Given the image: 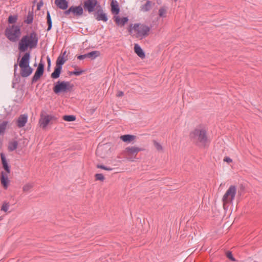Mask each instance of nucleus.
<instances>
[{
  "label": "nucleus",
  "instance_id": "obj_41",
  "mask_svg": "<svg viewBox=\"0 0 262 262\" xmlns=\"http://www.w3.org/2000/svg\"><path fill=\"white\" fill-rule=\"evenodd\" d=\"M84 71L83 70L80 69H75L74 70V75L75 76H79L81 75Z\"/></svg>",
  "mask_w": 262,
  "mask_h": 262
},
{
  "label": "nucleus",
  "instance_id": "obj_4",
  "mask_svg": "<svg viewBox=\"0 0 262 262\" xmlns=\"http://www.w3.org/2000/svg\"><path fill=\"white\" fill-rule=\"evenodd\" d=\"M6 37L12 42H16L21 35V29L19 26L12 25L6 28L5 31Z\"/></svg>",
  "mask_w": 262,
  "mask_h": 262
},
{
  "label": "nucleus",
  "instance_id": "obj_33",
  "mask_svg": "<svg viewBox=\"0 0 262 262\" xmlns=\"http://www.w3.org/2000/svg\"><path fill=\"white\" fill-rule=\"evenodd\" d=\"M96 11H94L95 12L94 13L95 17H97V15H99L100 13H104L103 9L99 4L96 8Z\"/></svg>",
  "mask_w": 262,
  "mask_h": 262
},
{
  "label": "nucleus",
  "instance_id": "obj_11",
  "mask_svg": "<svg viewBox=\"0 0 262 262\" xmlns=\"http://www.w3.org/2000/svg\"><path fill=\"white\" fill-rule=\"evenodd\" d=\"M45 70V64L41 60L39 62L38 67L37 68L32 78L31 83L33 84L38 81L43 75Z\"/></svg>",
  "mask_w": 262,
  "mask_h": 262
},
{
  "label": "nucleus",
  "instance_id": "obj_24",
  "mask_svg": "<svg viewBox=\"0 0 262 262\" xmlns=\"http://www.w3.org/2000/svg\"><path fill=\"white\" fill-rule=\"evenodd\" d=\"M152 3L149 0H147L146 3L141 6V10L144 12H147L149 11L151 8Z\"/></svg>",
  "mask_w": 262,
  "mask_h": 262
},
{
  "label": "nucleus",
  "instance_id": "obj_14",
  "mask_svg": "<svg viewBox=\"0 0 262 262\" xmlns=\"http://www.w3.org/2000/svg\"><path fill=\"white\" fill-rule=\"evenodd\" d=\"M55 4L60 9L63 10H68L69 2L67 0H55Z\"/></svg>",
  "mask_w": 262,
  "mask_h": 262
},
{
  "label": "nucleus",
  "instance_id": "obj_25",
  "mask_svg": "<svg viewBox=\"0 0 262 262\" xmlns=\"http://www.w3.org/2000/svg\"><path fill=\"white\" fill-rule=\"evenodd\" d=\"M47 24L48 25L47 31H49L51 30L52 27V21L50 15V13L49 11L47 12Z\"/></svg>",
  "mask_w": 262,
  "mask_h": 262
},
{
  "label": "nucleus",
  "instance_id": "obj_44",
  "mask_svg": "<svg viewBox=\"0 0 262 262\" xmlns=\"http://www.w3.org/2000/svg\"><path fill=\"white\" fill-rule=\"evenodd\" d=\"M224 161L230 163L232 162V160L229 157H225Z\"/></svg>",
  "mask_w": 262,
  "mask_h": 262
},
{
  "label": "nucleus",
  "instance_id": "obj_49",
  "mask_svg": "<svg viewBox=\"0 0 262 262\" xmlns=\"http://www.w3.org/2000/svg\"><path fill=\"white\" fill-rule=\"evenodd\" d=\"M67 54V51H64L63 52H61L59 56H62L63 57H66V55Z\"/></svg>",
  "mask_w": 262,
  "mask_h": 262
},
{
  "label": "nucleus",
  "instance_id": "obj_1",
  "mask_svg": "<svg viewBox=\"0 0 262 262\" xmlns=\"http://www.w3.org/2000/svg\"><path fill=\"white\" fill-rule=\"evenodd\" d=\"M38 37L37 33L32 31L29 34L23 36L18 44V49L20 53H26L29 48L32 49L37 47Z\"/></svg>",
  "mask_w": 262,
  "mask_h": 262
},
{
  "label": "nucleus",
  "instance_id": "obj_53",
  "mask_svg": "<svg viewBox=\"0 0 262 262\" xmlns=\"http://www.w3.org/2000/svg\"><path fill=\"white\" fill-rule=\"evenodd\" d=\"M99 148L98 147L96 150V152H98L99 151Z\"/></svg>",
  "mask_w": 262,
  "mask_h": 262
},
{
  "label": "nucleus",
  "instance_id": "obj_28",
  "mask_svg": "<svg viewBox=\"0 0 262 262\" xmlns=\"http://www.w3.org/2000/svg\"><path fill=\"white\" fill-rule=\"evenodd\" d=\"M96 19L98 21L102 20L104 22H106L108 20L107 14L105 13H100L99 15H97L96 17Z\"/></svg>",
  "mask_w": 262,
  "mask_h": 262
},
{
  "label": "nucleus",
  "instance_id": "obj_8",
  "mask_svg": "<svg viewBox=\"0 0 262 262\" xmlns=\"http://www.w3.org/2000/svg\"><path fill=\"white\" fill-rule=\"evenodd\" d=\"M71 13H72L74 16H81L83 13V9L81 5L79 6H72L63 12V17H66L69 15Z\"/></svg>",
  "mask_w": 262,
  "mask_h": 262
},
{
  "label": "nucleus",
  "instance_id": "obj_19",
  "mask_svg": "<svg viewBox=\"0 0 262 262\" xmlns=\"http://www.w3.org/2000/svg\"><path fill=\"white\" fill-rule=\"evenodd\" d=\"M111 11L113 14L117 15L120 12V8L118 2L116 0H113L111 3Z\"/></svg>",
  "mask_w": 262,
  "mask_h": 262
},
{
  "label": "nucleus",
  "instance_id": "obj_7",
  "mask_svg": "<svg viewBox=\"0 0 262 262\" xmlns=\"http://www.w3.org/2000/svg\"><path fill=\"white\" fill-rule=\"evenodd\" d=\"M236 193V187L234 185H230L223 196V204H227L231 203L234 199Z\"/></svg>",
  "mask_w": 262,
  "mask_h": 262
},
{
  "label": "nucleus",
  "instance_id": "obj_18",
  "mask_svg": "<svg viewBox=\"0 0 262 262\" xmlns=\"http://www.w3.org/2000/svg\"><path fill=\"white\" fill-rule=\"evenodd\" d=\"M134 52L141 58L143 59L145 57V52L137 43H135L134 45Z\"/></svg>",
  "mask_w": 262,
  "mask_h": 262
},
{
  "label": "nucleus",
  "instance_id": "obj_23",
  "mask_svg": "<svg viewBox=\"0 0 262 262\" xmlns=\"http://www.w3.org/2000/svg\"><path fill=\"white\" fill-rule=\"evenodd\" d=\"M34 13L33 11H29L26 18L24 20V23L28 25H30L33 23Z\"/></svg>",
  "mask_w": 262,
  "mask_h": 262
},
{
  "label": "nucleus",
  "instance_id": "obj_50",
  "mask_svg": "<svg viewBox=\"0 0 262 262\" xmlns=\"http://www.w3.org/2000/svg\"><path fill=\"white\" fill-rule=\"evenodd\" d=\"M243 190H244V188H241V191H239V190L238 191V195H239V196L241 195V194H242V191Z\"/></svg>",
  "mask_w": 262,
  "mask_h": 262
},
{
  "label": "nucleus",
  "instance_id": "obj_56",
  "mask_svg": "<svg viewBox=\"0 0 262 262\" xmlns=\"http://www.w3.org/2000/svg\"><path fill=\"white\" fill-rule=\"evenodd\" d=\"M2 220V217L0 216V221Z\"/></svg>",
  "mask_w": 262,
  "mask_h": 262
},
{
  "label": "nucleus",
  "instance_id": "obj_43",
  "mask_svg": "<svg viewBox=\"0 0 262 262\" xmlns=\"http://www.w3.org/2000/svg\"><path fill=\"white\" fill-rule=\"evenodd\" d=\"M77 58L79 60H83V59H85V58H88V53L83 54V55H78V56H77Z\"/></svg>",
  "mask_w": 262,
  "mask_h": 262
},
{
  "label": "nucleus",
  "instance_id": "obj_9",
  "mask_svg": "<svg viewBox=\"0 0 262 262\" xmlns=\"http://www.w3.org/2000/svg\"><path fill=\"white\" fill-rule=\"evenodd\" d=\"M98 5L97 0H85L83 2V9L90 14L96 11V8Z\"/></svg>",
  "mask_w": 262,
  "mask_h": 262
},
{
  "label": "nucleus",
  "instance_id": "obj_5",
  "mask_svg": "<svg viewBox=\"0 0 262 262\" xmlns=\"http://www.w3.org/2000/svg\"><path fill=\"white\" fill-rule=\"evenodd\" d=\"M74 87V85L69 81L58 80L53 84V91L57 95L61 93L71 92Z\"/></svg>",
  "mask_w": 262,
  "mask_h": 262
},
{
  "label": "nucleus",
  "instance_id": "obj_42",
  "mask_svg": "<svg viewBox=\"0 0 262 262\" xmlns=\"http://www.w3.org/2000/svg\"><path fill=\"white\" fill-rule=\"evenodd\" d=\"M47 63H48L47 71H49L50 70V68H51V59L49 56H48L47 57Z\"/></svg>",
  "mask_w": 262,
  "mask_h": 262
},
{
  "label": "nucleus",
  "instance_id": "obj_32",
  "mask_svg": "<svg viewBox=\"0 0 262 262\" xmlns=\"http://www.w3.org/2000/svg\"><path fill=\"white\" fill-rule=\"evenodd\" d=\"M8 123V121H3L2 123L0 124V134L5 132Z\"/></svg>",
  "mask_w": 262,
  "mask_h": 262
},
{
  "label": "nucleus",
  "instance_id": "obj_15",
  "mask_svg": "<svg viewBox=\"0 0 262 262\" xmlns=\"http://www.w3.org/2000/svg\"><path fill=\"white\" fill-rule=\"evenodd\" d=\"M28 121V115L26 114L20 115L18 118L16 124L19 128L25 126Z\"/></svg>",
  "mask_w": 262,
  "mask_h": 262
},
{
  "label": "nucleus",
  "instance_id": "obj_31",
  "mask_svg": "<svg viewBox=\"0 0 262 262\" xmlns=\"http://www.w3.org/2000/svg\"><path fill=\"white\" fill-rule=\"evenodd\" d=\"M17 20V15H10L8 19V23L9 24H13L16 22Z\"/></svg>",
  "mask_w": 262,
  "mask_h": 262
},
{
  "label": "nucleus",
  "instance_id": "obj_2",
  "mask_svg": "<svg viewBox=\"0 0 262 262\" xmlns=\"http://www.w3.org/2000/svg\"><path fill=\"white\" fill-rule=\"evenodd\" d=\"M189 137L190 140L197 146L205 147L210 143L207 132L205 128H194L189 133Z\"/></svg>",
  "mask_w": 262,
  "mask_h": 262
},
{
  "label": "nucleus",
  "instance_id": "obj_52",
  "mask_svg": "<svg viewBox=\"0 0 262 262\" xmlns=\"http://www.w3.org/2000/svg\"><path fill=\"white\" fill-rule=\"evenodd\" d=\"M20 80L19 76L18 75V77L16 78V81L18 82Z\"/></svg>",
  "mask_w": 262,
  "mask_h": 262
},
{
  "label": "nucleus",
  "instance_id": "obj_13",
  "mask_svg": "<svg viewBox=\"0 0 262 262\" xmlns=\"http://www.w3.org/2000/svg\"><path fill=\"white\" fill-rule=\"evenodd\" d=\"M0 156L3 168L6 171L7 174L10 173L11 171V167L6 159L5 155L3 152H2L1 153Z\"/></svg>",
  "mask_w": 262,
  "mask_h": 262
},
{
  "label": "nucleus",
  "instance_id": "obj_45",
  "mask_svg": "<svg viewBox=\"0 0 262 262\" xmlns=\"http://www.w3.org/2000/svg\"><path fill=\"white\" fill-rule=\"evenodd\" d=\"M43 3L42 1H39L37 5V10H39L40 9L41 7L43 5Z\"/></svg>",
  "mask_w": 262,
  "mask_h": 262
},
{
  "label": "nucleus",
  "instance_id": "obj_38",
  "mask_svg": "<svg viewBox=\"0 0 262 262\" xmlns=\"http://www.w3.org/2000/svg\"><path fill=\"white\" fill-rule=\"evenodd\" d=\"M10 204L9 203L4 202L2 205L1 210L4 212H7L9 209Z\"/></svg>",
  "mask_w": 262,
  "mask_h": 262
},
{
  "label": "nucleus",
  "instance_id": "obj_37",
  "mask_svg": "<svg viewBox=\"0 0 262 262\" xmlns=\"http://www.w3.org/2000/svg\"><path fill=\"white\" fill-rule=\"evenodd\" d=\"M95 178L96 181H100L103 182L105 178L102 173H96L95 175Z\"/></svg>",
  "mask_w": 262,
  "mask_h": 262
},
{
  "label": "nucleus",
  "instance_id": "obj_30",
  "mask_svg": "<svg viewBox=\"0 0 262 262\" xmlns=\"http://www.w3.org/2000/svg\"><path fill=\"white\" fill-rule=\"evenodd\" d=\"M139 28V24L138 23H136L134 25L132 24H130L128 28H127V30L130 34H131L133 32V30H134L135 32L137 30V29Z\"/></svg>",
  "mask_w": 262,
  "mask_h": 262
},
{
  "label": "nucleus",
  "instance_id": "obj_29",
  "mask_svg": "<svg viewBox=\"0 0 262 262\" xmlns=\"http://www.w3.org/2000/svg\"><path fill=\"white\" fill-rule=\"evenodd\" d=\"M63 120L67 122H73L76 120V117L75 115H64L62 117Z\"/></svg>",
  "mask_w": 262,
  "mask_h": 262
},
{
  "label": "nucleus",
  "instance_id": "obj_34",
  "mask_svg": "<svg viewBox=\"0 0 262 262\" xmlns=\"http://www.w3.org/2000/svg\"><path fill=\"white\" fill-rule=\"evenodd\" d=\"M225 255L226 256V257L231 261H236V259L234 257V256H233V254H232V253L231 251H227L226 253H225Z\"/></svg>",
  "mask_w": 262,
  "mask_h": 262
},
{
  "label": "nucleus",
  "instance_id": "obj_21",
  "mask_svg": "<svg viewBox=\"0 0 262 262\" xmlns=\"http://www.w3.org/2000/svg\"><path fill=\"white\" fill-rule=\"evenodd\" d=\"M62 68L55 66L53 72L51 74V77L54 79L58 78L62 72Z\"/></svg>",
  "mask_w": 262,
  "mask_h": 262
},
{
  "label": "nucleus",
  "instance_id": "obj_22",
  "mask_svg": "<svg viewBox=\"0 0 262 262\" xmlns=\"http://www.w3.org/2000/svg\"><path fill=\"white\" fill-rule=\"evenodd\" d=\"M68 57H63L62 56H59L56 61V66L62 68V66L64 64L67 60H68Z\"/></svg>",
  "mask_w": 262,
  "mask_h": 262
},
{
  "label": "nucleus",
  "instance_id": "obj_3",
  "mask_svg": "<svg viewBox=\"0 0 262 262\" xmlns=\"http://www.w3.org/2000/svg\"><path fill=\"white\" fill-rule=\"evenodd\" d=\"M20 57V55L19 54L17 59V62H18L19 66L20 68V75L23 77H27L32 73L33 71V68L29 65L31 58L30 52L25 53L19 60Z\"/></svg>",
  "mask_w": 262,
  "mask_h": 262
},
{
  "label": "nucleus",
  "instance_id": "obj_27",
  "mask_svg": "<svg viewBox=\"0 0 262 262\" xmlns=\"http://www.w3.org/2000/svg\"><path fill=\"white\" fill-rule=\"evenodd\" d=\"M18 146V142L17 141H10L9 143L8 149L9 151H13L15 150Z\"/></svg>",
  "mask_w": 262,
  "mask_h": 262
},
{
  "label": "nucleus",
  "instance_id": "obj_35",
  "mask_svg": "<svg viewBox=\"0 0 262 262\" xmlns=\"http://www.w3.org/2000/svg\"><path fill=\"white\" fill-rule=\"evenodd\" d=\"M166 10L163 7H161L159 10V15L161 17H165L166 16Z\"/></svg>",
  "mask_w": 262,
  "mask_h": 262
},
{
  "label": "nucleus",
  "instance_id": "obj_51",
  "mask_svg": "<svg viewBox=\"0 0 262 262\" xmlns=\"http://www.w3.org/2000/svg\"><path fill=\"white\" fill-rule=\"evenodd\" d=\"M69 75L70 76H71V75H74V71L69 72Z\"/></svg>",
  "mask_w": 262,
  "mask_h": 262
},
{
  "label": "nucleus",
  "instance_id": "obj_17",
  "mask_svg": "<svg viewBox=\"0 0 262 262\" xmlns=\"http://www.w3.org/2000/svg\"><path fill=\"white\" fill-rule=\"evenodd\" d=\"M115 23L121 27L124 26L128 21V18L127 17H120L119 16H115L114 17Z\"/></svg>",
  "mask_w": 262,
  "mask_h": 262
},
{
  "label": "nucleus",
  "instance_id": "obj_20",
  "mask_svg": "<svg viewBox=\"0 0 262 262\" xmlns=\"http://www.w3.org/2000/svg\"><path fill=\"white\" fill-rule=\"evenodd\" d=\"M120 138L124 142L130 143L136 138V136L133 135L126 134L121 135Z\"/></svg>",
  "mask_w": 262,
  "mask_h": 262
},
{
  "label": "nucleus",
  "instance_id": "obj_36",
  "mask_svg": "<svg viewBox=\"0 0 262 262\" xmlns=\"http://www.w3.org/2000/svg\"><path fill=\"white\" fill-rule=\"evenodd\" d=\"M96 167L98 168H100V169H104V170H108V171H111L114 169L113 168H112L110 167H107V166H104V165H102V164H97L96 165Z\"/></svg>",
  "mask_w": 262,
  "mask_h": 262
},
{
  "label": "nucleus",
  "instance_id": "obj_39",
  "mask_svg": "<svg viewBox=\"0 0 262 262\" xmlns=\"http://www.w3.org/2000/svg\"><path fill=\"white\" fill-rule=\"evenodd\" d=\"M33 185L30 184H27L25 185L23 187L24 192H28L32 188Z\"/></svg>",
  "mask_w": 262,
  "mask_h": 262
},
{
  "label": "nucleus",
  "instance_id": "obj_26",
  "mask_svg": "<svg viewBox=\"0 0 262 262\" xmlns=\"http://www.w3.org/2000/svg\"><path fill=\"white\" fill-rule=\"evenodd\" d=\"M88 58L93 60L100 56V52L99 51H93L88 53Z\"/></svg>",
  "mask_w": 262,
  "mask_h": 262
},
{
  "label": "nucleus",
  "instance_id": "obj_12",
  "mask_svg": "<svg viewBox=\"0 0 262 262\" xmlns=\"http://www.w3.org/2000/svg\"><path fill=\"white\" fill-rule=\"evenodd\" d=\"M145 148L136 146H128L123 151L124 154L129 157H136L140 151H144Z\"/></svg>",
  "mask_w": 262,
  "mask_h": 262
},
{
  "label": "nucleus",
  "instance_id": "obj_46",
  "mask_svg": "<svg viewBox=\"0 0 262 262\" xmlns=\"http://www.w3.org/2000/svg\"><path fill=\"white\" fill-rule=\"evenodd\" d=\"M96 110V108L93 107L89 110L88 112L90 114L92 115L95 112Z\"/></svg>",
  "mask_w": 262,
  "mask_h": 262
},
{
  "label": "nucleus",
  "instance_id": "obj_57",
  "mask_svg": "<svg viewBox=\"0 0 262 262\" xmlns=\"http://www.w3.org/2000/svg\"><path fill=\"white\" fill-rule=\"evenodd\" d=\"M175 2L177 1L178 0H174Z\"/></svg>",
  "mask_w": 262,
  "mask_h": 262
},
{
  "label": "nucleus",
  "instance_id": "obj_10",
  "mask_svg": "<svg viewBox=\"0 0 262 262\" xmlns=\"http://www.w3.org/2000/svg\"><path fill=\"white\" fill-rule=\"evenodd\" d=\"M139 24V29H137V30L136 31V37H141V38H143V37L147 36L149 35V32L150 30V27L144 24Z\"/></svg>",
  "mask_w": 262,
  "mask_h": 262
},
{
  "label": "nucleus",
  "instance_id": "obj_47",
  "mask_svg": "<svg viewBox=\"0 0 262 262\" xmlns=\"http://www.w3.org/2000/svg\"><path fill=\"white\" fill-rule=\"evenodd\" d=\"M123 95H124V93L122 91H118L116 96L117 97H121V96H123Z\"/></svg>",
  "mask_w": 262,
  "mask_h": 262
},
{
  "label": "nucleus",
  "instance_id": "obj_55",
  "mask_svg": "<svg viewBox=\"0 0 262 262\" xmlns=\"http://www.w3.org/2000/svg\"><path fill=\"white\" fill-rule=\"evenodd\" d=\"M37 64L35 63L34 66H36Z\"/></svg>",
  "mask_w": 262,
  "mask_h": 262
},
{
  "label": "nucleus",
  "instance_id": "obj_54",
  "mask_svg": "<svg viewBox=\"0 0 262 262\" xmlns=\"http://www.w3.org/2000/svg\"><path fill=\"white\" fill-rule=\"evenodd\" d=\"M14 84H15V83H14V82H13V88L14 87Z\"/></svg>",
  "mask_w": 262,
  "mask_h": 262
},
{
  "label": "nucleus",
  "instance_id": "obj_16",
  "mask_svg": "<svg viewBox=\"0 0 262 262\" xmlns=\"http://www.w3.org/2000/svg\"><path fill=\"white\" fill-rule=\"evenodd\" d=\"M0 180L1 184L3 186L4 188L5 189H7L10 183V181L8 179L7 174H5V173L2 171L1 172Z\"/></svg>",
  "mask_w": 262,
  "mask_h": 262
},
{
  "label": "nucleus",
  "instance_id": "obj_40",
  "mask_svg": "<svg viewBox=\"0 0 262 262\" xmlns=\"http://www.w3.org/2000/svg\"><path fill=\"white\" fill-rule=\"evenodd\" d=\"M153 142H154L155 147L158 151L162 150V148H163L162 146L160 143H159L155 140H154Z\"/></svg>",
  "mask_w": 262,
  "mask_h": 262
},
{
  "label": "nucleus",
  "instance_id": "obj_6",
  "mask_svg": "<svg viewBox=\"0 0 262 262\" xmlns=\"http://www.w3.org/2000/svg\"><path fill=\"white\" fill-rule=\"evenodd\" d=\"M45 112H42L40 115L39 124L42 129H45L49 124L56 123L57 118L52 115H44Z\"/></svg>",
  "mask_w": 262,
  "mask_h": 262
},
{
  "label": "nucleus",
  "instance_id": "obj_48",
  "mask_svg": "<svg viewBox=\"0 0 262 262\" xmlns=\"http://www.w3.org/2000/svg\"><path fill=\"white\" fill-rule=\"evenodd\" d=\"M17 67H18V63H15L14 64V75L15 76V73L16 72V70L17 69Z\"/></svg>",
  "mask_w": 262,
  "mask_h": 262
}]
</instances>
